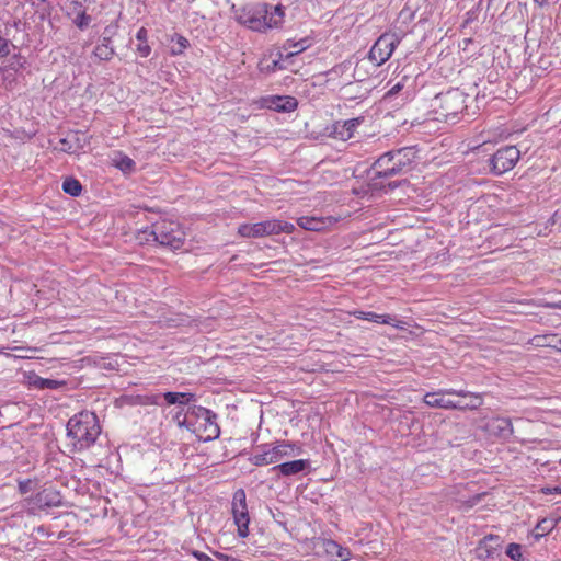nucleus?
I'll return each mask as SVG.
<instances>
[{
  "mask_svg": "<svg viewBox=\"0 0 561 561\" xmlns=\"http://www.w3.org/2000/svg\"><path fill=\"white\" fill-rule=\"evenodd\" d=\"M115 165L124 173H129L135 169V161L127 156L116 160Z\"/></svg>",
  "mask_w": 561,
  "mask_h": 561,
  "instance_id": "37",
  "label": "nucleus"
},
{
  "mask_svg": "<svg viewBox=\"0 0 561 561\" xmlns=\"http://www.w3.org/2000/svg\"><path fill=\"white\" fill-rule=\"evenodd\" d=\"M152 234L154 240L162 247L171 250H179L185 241V233L180 225L174 221L163 220L153 226Z\"/></svg>",
  "mask_w": 561,
  "mask_h": 561,
  "instance_id": "5",
  "label": "nucleus"
},
{
  "mask_svg": "<svg viewBox=\"0 0 561 561\" xmlns=\"http://www.w3.org/2000/svg\"><path fill=\"white\" fill-rule=\"evenodd\" d=\"M519 159V150L515 146H504L493 153V174H503L514 168Z\"/></svg>",
  "mask_w": 561,
  "mask_h": 561,
  "instance_id": "7",
  "label": "nucleus"
},
{
  "mask_svg": "<svg viewBox=\"0 0 561 561\" xmlns=\"http://www.w3.org/2000/svg\"><path fill=\"white\" fill-rule=\"evenodd\" d=\"M558 525V519L554 518H543L539 520L535 527L537 531L534 536L535 538H540L549 533H551L556 526Z\"/></svg>",
  "mask_w": 561,
  "mask_h": 561,
  "instance_id": "25",
  "label": "nucleus"
},
{
  "mask_svg": "<svg viewBox=\"0 0 561 561\" xmlns=\"http://www.w3.org/2000/svg\"><path fill=\"white\" fill-rule=\"evenodd\" d=\"M458 396L462 397V399L456 401V404L460 405V407H456V409H458V410L477 409L481 404V398L478 396L471 394V396L467 397L466 394H462V393H459Z\"/></svg>",
  "mask_w": 561,
  "mask_h": 561,
  "instance_id": "27",
  "label": "nucleus"
},
{
  "mask_svg": "<svg viewBox=\"0 0 561 561\" xmlns=\"http://www.w3.org/2000/svg\"><path fill=\"white\" fill-rule=\"evenodd\" d=\"M216 556H217V558L226 560V561H241V560H239L237 558H233L231 556H227V554H224V553H219V552H217Z\"/></svg>",
  "mask_w": 561,
  "mask_h": 561,
  "instance_id": "53",
  "label": "nucleus"
},
{
  "mask_svg": "<svg viewBox=\"0 0 561 561\" xmlns=\"http://www.w3.org/2000/svg\"><path fill=\"white\" fill-rule=\"evenodd\" d=\"M28 385L37 389H59L66 386L64 380L42 378L35 374L28 377Z\"/></svg>",
  "mask_w": 561,
  "mask_h": 561,
  "instance_id": "19",
  "label": "nucleus"
},
{
  "mask_svg": "<svg viewBox=\"0 0 561 561\" xmlns=\"http://www.w3.org/2000/svg\"><path fill=\"white\" fill-rule=\"evenodd\" d=\"M485 495H486V493H485V492H483V493H479V494H476V495H474V496L469 501L470 505L472 506V505L477 504V503L481 500V497H483V496H485Z\"/></svg>",
  "mask_w": 561,
  "mask_h": 561,
  "instance_id": "52",
  "label": "nucleus"
},
{
  "mask_svg": "<svg viewBox=\"0 0 561 561\" xmlns=\"http://www.w3.org/2000/svg\"><path fill=\"white\" fill-rule=\"evenodd\" d=\"M352 314L357 319L368 320L376 323L390 324L399 329H402V324H404L403 321L397 320L394 317L390 314H378L375 312H366L362 310H356Z\"/></svg>",
  "mask_w": 561,
  "mask_h": 561,
  "instance_id": "13",
  "label": "nucleus"
},
{
  "mask_svg": "<svg viewBox=\"0 0 561 561\" xmlns=\"http://www.w3.org/2000/svg\"><path fill=\"white\" fill-rule=\"evenodd\" d=\"M116 30L117 25L115 24H110L104 28L101 35V43L96 45L93 51L94 56L100 60L108 61L115 55L114 47L112 46V38L116 34Z\"/></svg>",
  "mask_w": 561,
  "mask_h": 561,
  "instance_id": "9",
  "label": "nucleus"
},
{
  "mask_svg": "<svg viewBox=\"0 0 561 561\" xmlns=\"http://www.w3.org/2000/svg\"><path fill=\"white\" fill-rule=\"evenodd\" d=\"M10 41L0 35V57H5L10 54Z\"/></svg>",
  "mask_w": 561,
  "mask_h": 561,
  "instance_id": "46",
  "label": "nucleus"
},
{
  "mask_svg": "<svg viewBox=\"0 0 561 561\" xmlns=\"http://www.w3.org/2000/svg\"><path fill=\"white\" fill-rule=\"evenodd\" d=\"M181 415H182V412H178L174 416V419L176 420L178 424L180 426H186L188 427V425H186V419H184L183 421H181Z\"/></svg>",
  "mask_w": 561,
  "mask_h": 561,
  "instance_id": "54",
  "label": "nucleus"
},
{
  "mask_svg": "<svg viewBox=\"0 0 561 561\" xmlns=\"http://www.w3.org/2000/svg\"><path fill=\"white\" fill-rule=\"evenodd\" d=\"M291 48H295L296 50H298V45H297V42H295L294 39H287L286 43L284 44V49H291Z\"/></svg>",
  "mask_w": 561,
  "mask_h": 561,
  "instance_id": "51",
  "label": "nucleus"
},
{
  "mask_svg": "<svg viewBox=\"0 0 561 561\" xmlns=\"http://www.w3.org/2000/svg\"><path fill=\"white\" fill-rule=\"evenodd\" d=\"M160 399H161L160 394L136 396L133 398V403L140 404V405H159Z\"/></svg>",
  "mask_w": 561,
  "mask_h": 561,
  "instance_id": "34",
  "label": "nucleus"
},
{
  "mask_svg": "<svg viewBox=\"0 0 561 561\" xmlns=\"http://www.w3.org/2000/svg\"><path fill=\"white\" fill-rule=\"evenodd\" d=\"M284 7L282 4H277L273 8V11H270V8H267V25L266 30L271 28H277L282 26L285 12Z\"/></svg>",
  "mask_w": 561,
  "mask_h": 561,
  "instance_id": "22",
  "label": "nucleus"
},
{
  "mask_svg": "<svg viewBox=\"0 0 561 561\" xmlns=\"http://www.w3.org/2000/svg\"><path fill=\"white\" fill-rule=\"evenodd\" d=\"M294 445L289 443L278 444L270 449L271 456L275 459V463L279 462L284 457L294 455Z\"/></svg>",
  "mask_w": 561,
  "mask_h": 561,
  "instance_id": "24",
  "label": "nucleus"
},
{
  "mask_svg": "<svg viewBox=\"0 0 561 561\" xmlns=\"http://www.w3.org/2000/svg\"><path fill=\"white\" fill-rule=\"evenodd\" d=\"M186 416H194L197 420H203V417H215V412L201 405H192L188 407Z\"/></svg>",
  "mask_w": 561,
  "mask_h": 561,
  "instance_id": "31",
  "label": "nucleus"
},
{
  "mask_svg": "<svg viewBox=\"0 0 561 561\" xmlns=\"http://www.w3.org/2000/svg\"><path fill=\"white\" fill-rule=\"evenodd\" d=\"M161 397H163V399L165 400V402L170 405H173V404H179V400H178V394L176 392H172V391H168V392H164L162 394H160Z\"/></svg>",
  "mask_w": 561,
  "mask_h": 561,
  "instance_id": "47",
  "label": "nucleus"
},
{
  "mask_svg": "<svg viewBox=\"0 0 561 561\" xmlns=\"http://www.w3.org/2000/svg\"><path fill=\"white\" fill-rule=\"evenodd\" d=\"M403 88V84L398 82L396 83L386 94V96H392V95H396L397 93H399Z\"/></svg>",
  "mask_w": 561,
  "mask_h": 561,
  "instance_id": "49",
  "label": "nucleus"
},
{
  "mask_svg": "<svg viewBox=\"0 0 561 561\" xmlns=\"http://www.w3.org/2000/svg\"><path fill=\"white\" fill-rule=\"evenodd\" d=\"M179 405H187L195 400V394L191 392H176Z\"/></svg>",
  "mask_w": 561,
  "mask_h": 561,
  "instance_id": "45",
  "label": "nucleus"
},
{
  "mask_svg": "<svg viewBox=\"0 0 561 561\" xmlns=\"http://www.w3.org/2000/svg\"><path fill=\"white\" fill-rule=\"evenodd\" d=\"M26 65L27 60L25 57H22L21 55H14L9 60L8 66L3 69V79H10L13 76V73L19 72L22 69H25Z\"/></svg>",
  "mask_w": 561,
  "mask_h": 561,
  "instance_id": "21",
  "label": "nucleus"
},
{
  "mask_svg": "<svg viewBox=\"0 0 561 561\" xmlns=\"http://www.w3.org/2000/svg\"><path fill=\"white\" fill-rule=\"evenodd\" d=\"M216 419H217V415L215 414V417H203V423H201V426H204V424H209V423H217L216 422Z\"/></svg>",
  "mask_w": 561,
  "mask_h": 561,
  "instance_id": "55",
  "label": "nucleus"
},
{
  "mask_svg": "<svg viewBox=\"0 0 561 561\" xmlns=\"http://www.w3.org/2000/svg\"><path fill=\"white\" fill-rule=\"evenodd\" d=\"M62 190L70 196L77 197L81 194L82 185L75 178H67L62 183Z\"/></svg>",
  "mask_w": 561,
  "mask_h": 561,
  "instance_id": "29",
  "label": "nucleus"
},
{
  "mask_svg": "<svg viewBox=\"0 0 561 561\" xmlns=\"http://www.w3.org/2000/svg\"><path fill=\"white\" fill-rule=\"evenodd\" d=\"M310 466V460L308 459H297L293 461H286L283 463H278L272 468V471H277L279 474L284 477L296 476L300 472L307 470Z\"/></svg>",
  "mask_w": 561,
  "mask_h": 561,
  "instance_id": "12",
  "label": "nucleus"
},
{
  "mask_svg": "<svg viewBox=\"0 0 561 561\" xmlns=\"http://www.w3.org/2000/svg\"><path fill=\"white\" fill-rule=\"evenodd\" d=\"M295 230V226L287 221L276 220L275 226V234H278L280 232H287L290 233Z\"/></svg>",
  "mask_w": 561,
  "mask_h": 561,
  "instance_id": "43",
  "label": "nucleus"
},
{
  "mask_svg": "<svg viewBox=\"0 0 561 561\" xmlns=\"http://www.w3.org/2000/svg\"><path fill=\"white\" fill-rule=\"evenodd\" d=\"M485 1H486V8L489 9L491 5V0H485Z\"/></svg>",
  "mask_w": 561,
  "mask_h": 561,
  "instance_id": "58",
  "label": "nucleus"
},
{
  "mask_svg": "<svg viewBox=\"0 0 561 561\" xmlns=\"http://www.w3.org/2000/svg\"><path fill=\"white\" fill-rule=\"evenodd\" d=\"M399 43L400 38L396 34L383 33L370 48L369 59L375 61L377 66L385 64L391 57Z\"/></svg>",
  "mask_w": 561,
  "mask_h": 561,
  "instance_id": "6",
  "label": "nucleus"
},
{
  "mask_svg": "<svg viewBox=\"0 0 561 561\" xmlns=\"http://www.w3.org/2000/svg\"><path fill=\"white\" fill-rule=\"evenodd\" d=\"M297 45H298V50L289 51L288 54H286L285 55L286 59H291L294 56L306 50L310 46V39L308 37H305V38L298 41Z\"/></svg>",
  "mask_w": 561,
  "mask_h": 561,
  "instance_id": "40",
  "label": "nucleus"
},
{
  "mask_svg": "<svg viewBox=\"0 0 561 561\" xmlns=\"http://www.w3.org/2000/svg\"><path fill=\"white\" fill-rule=\"evenodd\" d=\"M100 434L101 426L93 412H80L67 422V436L71 439L73 451L90 448Z\"/></svg>",
  "mask_w": 561,
  "mask_h": 561,
  "instance_id": "1",
  "label": "nucleus"
},
{
  "mask_svg": "<svg viewBox=\"0 0 561 561\" xmlns=\"http://www.w3.org/2000/svg\"><path fill=\"white\" fill-rule=\"evenodd\" d=\"M327 220L331 222L330 218L304 216L298 218L297 224L305 230L321 231L327 227Z\"/></svg>",
  "mask_w": 561,
  "mask_h": 561,
  "instance_id": "20",
  "label": "nucleus"
},
{
  "mask_svg": "<svg viewBox=\"0 0 561 561\" xmlns=\"http://www.w3.org/2000/svg\"><path fill=\"white\" fill-rule=\"evenodd\" d=\"M282 53L277 54V59L272 61V65L267 66L268 71H276L280 69H286L287 67L284 65L285 61H288Z\"/></svg>",
  "mask_w": 561,
  "mask_h": 561,
  "instance_id": "42",
  "label": "nucleus"
},
{
  "mask_svg": "<svg viewBox=\"0 0 561 561\" xmlns=\"http://www.w3.org/2000/svg\"><path fill=\"white\" fill-rule=\"evenodd\" d=\"M81 135L80 131H69L65 138L59 140L60 151L76 153L82 149L84 144L80 139Z\"/></svg>",
  "mask_w": 561,
  "mask_h": 561,
  "instance_id": "17",
  "label": "nucleus"
},
{
  "mask_svg": "<svg viewBox=\"0 0 561 561\" xmlns=\"http://www.w3.org/2000/svg\"><path fill=\"white\" fill-rule=\"evenodd\" d=\"M260 103L262 107L282 113L293 112L298 106L296 98L289 95H271L262 98Z\"/></svg>",
  "mask_w": 561,
  "mask_h": 561,
  "instance_id": "10",
  "label": "nucleus"
},
{
  "mask_svg": "<svg viewBox=\"0 0 561 561\" xmlns=\"http://www.w3.org/2000/svg\"><path fill=\"white\" fill-rule=\"evenodd\" d=\"M364 121L363 117L347 119L342 125V130L339 131L342 138H351L358 125Z\"/></svg>",
  "mask_w": 561,
  "mask_h": 561,
  "instance_id": "28",
  "label": "nucleus"
},
{
  "mask_svg": "<svg viewBox=\"0 0 561 561\" xmlns=\"http://www.w3.org/2000/svg\"><path fill=\"white\" fill-rule=\"evenodd\" d=\"M250 461L257 467L275 463V459H273V456H271L270 449L264 450L261 454L253 455L250 458Z\"/></svg>",
  "mask_w": 561,
  "mask_h": 561,
  "instance_id": "33",
  "label": "nucleus"
},
{
  "mask_svg": "<svg viewBox=\"0 0 561 561\" xmlns=\"http://www.w3.org/2000/svg\"><path fill=\"white\" fill-rule=\"evenodd\" d=\"M184 321V319H168L165 322H167V327L168 328H175V327H179L182 324V322Z\"/></svg>",
  "mask_w": 561,
  "mask_h": 561,
  "instance_id": "50",
  "label": "nucleus"
},
{
  "mask_svg": "<svg viewBox=\"0 0 561 561\" xmlns=\"http://www.w3.org/2000/svg\"><path fill=\"white\" fill-rule=\"evenodd\" d=\"M416 158V151L413 147H403L398 150H391L380 156L373 169L375 179H388L394 175L407 173L411 170V164Z\"/></svg>",
  "mask_w": 561,
  "mask_h": 561,
  "instance_id": "2",
  "label": "nucleus"
},
{
  "mask_svg": "<svg viewBox=\"0 0 561 561\" xmlns=\"http://www.w3.org/2000/svg\"><path fill=\"white\" fill-rule=\"evenodd\" d=\"M34 484H35V482L31 479L21 480V481H19V484H18L19 492L21 494H26L34 489Z\"/></svg>",
  "mask_w": 561,
  "mask_h": 561,
  "instance_id": "44",
  "label": "nucleus"
},
{
  "mask_svg": "<svg viewBox=\"0 0 561 561\" xmlns=\"http://www.w3.org/2000/svg\"><path fill=\"white\" fill-rule=\"evenodd\" d=\"M505 554L514 561H523L522 546L512 542L506 547Z\"/></svg>",
  "mask_w": 561,
  "mask_h": 561,
  "instance_id": "36",
  "label": "nucleus"
},
{
  "mask_svg": "<svg viewBox=\"0 0 561 561\" xmlns=\"http://www.w3.org/2000/svg\"><path fill=\"white\" fill-rule=\"evenodd\" d=\"M323 549L325 553L334 561H347L352 557V552L348 548L341 546L339 542L332 539L323 541Z\"/></svg>",
  "mask_w": 561,
  "mask_h": 561,
  "instance_id": "15",
  "label": "nucleus"
},
{
  "mask_svg": "<svg viewBox=\"0 0 561 561\" xmlns=\"http://www.w3.org/2000/svg\"><path fill=\"white\" fill-rule=\"evenodd\" d=\"M400 185V182H390L388 184L389 188L394 190Z\"/></svg>",
  "mask_w": 561,
  "mask_h": 561,
  "instance_id": "56",
  "label": "nucleus"
},
{
  "mask_svg": "<svg viewBox=\"0 0 561 561\" xmlns=\"http://www.w3.org/2000/svg\"><path fill=\"white\" fill-rule=\"evenodd\" d=\"M528 343L535 347H551L560 352L561 336H558L556 333L535 335Z\"/></svg>",
  "mask_w": 561,
  "mask_h": 561,
  "instance_id": "18",
  "label": "nucleus"
},
{
  "mask_svg": "<svg viewBox=\"0 0 561 561\" xmlns=\"http://www.w3.org/2000/svg\"><path fill=\"white\" fill-rule=\"evenodd\" d=\"M248 513L247 507V495L243 489H239L233 494L232 500V514L233 517L238 514H245Z\"/></svg>",
  "mask_w": 561,
  "mask_h": 561,
  "instance_id": "23",
  "label": "nucleus"
},
{
  "mask_svg": "<svg viewBox=\"0 0 561 561\" xmlns=\"http://www.w3.org/2000/svg\"><path fill=\"white\" fill-rule=\"evenodd\" d=\"M297 45H298V50L289 51L288 54H286L285 55L286 59H291L294 56L306 50L310 46V39L308 37H305V38L298 41Z\"/></svg>",
  "mask_w": 561,
  "mask_h": 561,
  "instance_id": "41",
  "label": "nucleus"
},
{
  "mask_svg": "<svg viewBox=\"0 0 561 561\" xmlns=\"http://www.w3.org/2000/svg\"><path fill=\"white\" fill-rule=\"evenodd\" d=\"M28 503L38 510L59 507L62 505V495L53 486L44 488L34 496L30 497Z\"/></svg>",
  "mask_w": 561,
  "mask_h": 561,
  "instance_id": "8",
  "label": "nucleus"
},
{
  "mask_svg": "<svg viewBox=\"0 0 561 561\" xmlns=\"http://www.w3.org/2000/svg\"><path fill=\"white\" fill-rule=\"evenodd\" d=\"M491 541V534L483 537L480 541L479 547L476 548L474 552L478 559L485 561L491 556V549L488 542Z\"/></svg>",
  "mask_w": 561,
  "mask_h": 561,
  "instance_id": "32",
  "label": "nucleus"
},
{
  "mask_svg": "<svg viewBox=\"0 0 561 561\" xmlns=\"http://www.w3.org/2000/svg\"><path fill=\"white\" fill-rule=\"evenodd\" d=\"M543 494H561V483L556 486H546L541 489Z\"/></svg>",
  "mask_w": 561,
  "mask_h": 561,
  "instance_id": "48",
  "label": "nucleus"
},
{
  "mask_svg": "<svg viewBox=\"0 0 561 561\" xmlns=\"http://www.w3.org/2000/svg\"><path fill=\"white\" fill-rule=\"evenodd\" d=\"M276 219L256 222L253 225L244 224L238 229L239 233L245 238H260L275 234Z\"/></svg>",
  "mask_w": 561,
  "mask_h": 561,
  "instance_id": "11",
  "label": "nucleus"
},
{
  "mask_svg": "<svg viewBox=\"0 0 561 561\" xmlns=\"http://www.w3.org/2000/svg\"><path fill=\"white\" fill-rule=\"evenodd\" d=\"M176 43L172 47V55H180L190 45L188 39L182 35L176 34Z\"/></svg>",
  "mask_w": 561,
  "mask_h": 561,
  "instance_id": "39",
  "label": "nucleus"
},
{
  "mask_svg": "<svg viewBox=\"0 0 561 561\" xmlns=\"http://www.w3.org/2000/svg\"><path fill=\"white\" fill-rule=\"evenodd\" d=\"M433 106L438 119L454 123L457 115L466 108L465 94L459 89L438 93L434 99Z\"/></svg>",
  "mask_w": 561,
  "mask_h": 561,
  "instance_id": "4",
  "label": "nucleus"
},
{
  "mask_svg": "<svg viewBox=\"0 0 561 561\" xmlns=\"http://www.w3.org/2000/svg\"><path fill=\"white\" fill-rule=\"evenodd\" d=\"M73 24L81 31L85 30L91 23V16L87 14L85 9L79 8L77 16L73 19Z\"/></svg>",
  "mask_w": 561,
  "mask_h": 561,
  "instance_id": "35",
  "label": "nucleus"
},
{
  "mask_svg": "<svg viewBox=\"0 0 561 561\" xmlns=\"http://www.w3.org/2000/svg\"><path fill=\"white\" fill-rule=\"evenodd\" d=\"M535 3H537L540 7H543L548 3L549 0H534Z\"/></svg>",
  "mask_w": 561,
  "mask_h": 561,
  "instance_id": "57",
  "label": "nucleus"
},
{
  "mask_svg": "<svg viewBox=\"0 0 561 561\" xmlns=\"http://www.w3.org/2000/svg\"><path fill=\"white\" fill-rule=\"evenodd\" d=\"M512 421L508 417H493V437L507 440L513 435Z\"/></svg>",
  "mask_w": 561,
  "mask_h": 561,
  "instance_id": "16",
  "label": "nucleus"
},
{
  "mask_svg": "<svg viewBox=\"0 0 561 561\" xmlns=\"http://www.w3.org/2000/svg\"><path fill=\"white\" fill-rule=\"evenodd\" d=\"M268 3H248L237 8L232 4L231 10L238 23L255 32H266Z\"/></svg>",
  "mask_w": 561,
  "mask_h": 561,
  "instance_id": "3",
  "label": "nucleus"
},
{
  "mask_svg": "<svg viewBox=\"0 0 561 561\" xmlns=\"http://www.w3.org/2000/svg\"><path fill=\"white\" fill-rule=\"evenodd\" d=\"M453 393L450 390L442 392H428L424 396V402L432 408L456 409V401L446 398V394Z\"/></svg>",
  "mask_w": 561,
  "mask_h": 561,
  "instance_id": "14",
  "label": "nucleus"
},
{
  "mask_svg": "<svg viewBox=\"0 0 561 561\" xmlns=\"http://www.w3.org/2000/svg\"><path fill=\"white\" fill-rule=\"evenodd\" d=\"M233 519H234V524L238 527V535L241 538H245L249 535V528H248L249 523H250L249 512L245 514H238L237 516L233 517Z\"/></svg>",
  "mask_w": 561,
  "mask_h": 561,
  "instance_id": "30",
  "label": "nucleus"
},
{
  "mask_svg": "<svg viewBox=\"0 0 561 561\" xmlns=\"http://www.w3.org/2000/svg\"><path fill=\"white\" fill-rule=\"evenodd\" d=\"M136 38L139 41L137 45V51L141 57H148L151 53V47L148 45V31L145 27H140L136 34Z\"/></svg>",
  "mask_w": 561,
  "mask_h": 561,
  "instance_id": "26",
  "label": "nucleus"
},
{
  "mask_svg": "<svg viewBox=\"0 0 561 561\" xmlns=\"http://www.w3.org/2000/svg\"><path fill=\"white\" fill-rule=\"evenodd\" d=\"M204 432L206 433L204 440H213L219 437L220 427L217 423L204 424Z\"/></svg>",
  "mask_w": 561,
  "mask_h": 561,
  "instance_id": "38",
  "label": "nucleus"
}]
</instances>
